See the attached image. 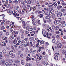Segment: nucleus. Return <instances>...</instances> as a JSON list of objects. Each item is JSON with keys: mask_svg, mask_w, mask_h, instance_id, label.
Wrapping results in <instances>:
<instances>
[{"mask_svg": "<svg viewBox=\"0 0 66 66\" xmlns=\"http://www.w3.org/2000/svg\"><path fill=\"white\" fill-rule=\"evenodd\" d=\"M56 60H58V58L57 57H55L54 58Z\"/></svg>", "mask_w": 66, "mask_h": 66, "instance_id": "864d4df0", "label": "nucleus"}, {"mask_svg": "<svg viewBox=\"0 0 66 66\" xmlns=\"http://www.w3.org/2000/svg\"><path fill=\"white\" fill-rule=\"evenodd\" d=\"M36 52V50H34L32 52H33V53L35 54Z\"/></svg>", "mask_w": 66, "mask_h": 66, "instance_id": "473e14b6", "label": "nucleus"}, {"mask_svg": "<svg viewBox=\"0 0 66 66\" xmlns=\"http://www.w3.org/2000/svg\"><path fill=\"white\" fill-rule=\"evenodd\" d=\"M36 56H37V59H38L39 57V55H38V54H36Z\"/></svg>", "mask_w": 66, "mask_h": 66, "instance_id": "09e8293b", "label": "nucleus"}, {"mask_svg": "<svg viewBox=\"0 0 66 66\" xmlns=\"http://www.w3.org/2000/svg\"><path fill=\"white\" fill-rule=\"evenodd\" d=\"M25 33L26 34H28L29 33V32H28V31H25Z\"/></svg>", "mask_w": 66, "mask_h": 66, "instance_id": "680f3d73", "label": "nucleus"}, {"mask_svg": "<svg viewBox=\"0 0 66 66\" xmlns=\"http://www.w3.org/2000/svg\"><path fill=\"white\" fill-rule=\"evenodd\" d=\"M32 23H33V24L34 25L36 26H37V24L36 23V22H33Z\"/></svg>", "mask_w": 66, "mask_h": 66, "instance_id": "a211bd4d", "label": "nucleus"}, {"mask_svg": "<svg viewBox=\"0 0 66 66\" xmlns=\"http://www.w3.org/2000/svg\"><path fill=\"white\" fill-rule=\"evenodd\" d=\"M51 16L53 18H54L55 17V15L54 14L52 13Z\"/></svg>", "mask_w": 66, "mask_h": 66, "instance_id": "423d86ee", "label": "nucleus"}, {"mask_svg": "<svg viewBox=\"0 0 66 66\" xmlns=\"http://www.w3.org/2000/svg\"><path fill=\"white\" fill-rule=\"evenodd\" d=\"M5 64L6 65V66H7L8 65H9L8 63H7V62H6Z\"/></svg>", "mask_w": 66, "mask_h": 66, "instance_id": "bf43d9fd", "label": "nucleus"}, {"mask_svg": "<svg viewBox=\"0 0 66 66\" xmlns=\"http://www.w3.org/2000/svg\"><path fill=\"white\" fill-rule=\"evenodd\" d=\"M13 13V11H9V15H11Z\"/></svg>", "mask_w": 66, "mask_h": 66, "instance_id": "0eeeda50", "label": "nucleus"}, {"mask_svg": "<svg viewBox=\"0 0 66 66\" xmlns=\"http://www.w3.org/2000/svg\"><path fill=\"white\" fill-rule=\"evenodd\" d=\"M39 64V63L38 62H37V63H36V65H38Z\"/></svg>", "mask_w": 66, "mask_h": 66, "instance_id": "5fc2aeb1", "label": "nucleus"}, {"mask_svg": "<svg viewBox=\"0 0 66 66\" xmlns=\"http://www.w3.org/2000/svg\"><path fill=\"white\" fill-rule=\"evenodd\" d=\"M59 29V27L58 26H56L55 27V30H58Z\"/></svg>", "mask_w": 66, "mask_h": 66, "instance_id": "ddd939ff", "label": "nucleus"}, {"mask_svg": "<svg viewBox=\"0 0 66 66\" xmlns=\"http://www.w3.org/2000/svg\"><path fill=\"white\" fill-rule=\"evenodd\" d=\"M45 15H50V13H49L48 12H46V13H45Z\"/></svg>", "mask_w": 66, "mask_h": 66, "instance_id": "2f4dec72", "label": "nucleus"}, {"mask_svg": "<svg viewBox=\"0 0 66 66\" xmlns=\"http://www.w3.org/2000/svg\"><path fill=\"white\" fill-rule=\"evenodd\" d=\"M48 6L50 8L53 9V5L52 3H50L48 5Z\"/></svg>", "mask_w": 66, "mask_h": 66, "instance_id": "f257e3e1", "label": "nucleus"}, {"mask_svg": "<svg viewBox=\"0 0 66 66\" xmlns=\"http://www.w3.org/2000/svg\"><path fill=\"white\" fill-rule=\"evenodd\" d=\"M56 37L57 38H59L60 37V36L59 35H58L56 36Z\"/></svg>", "mask_w": 66, "mask_h": 66, "instance_id": "cd10ccee", "label": "nucleus"}, {"mask_svg": "<svg viewBox=\"0 0 66 66\" xmlns=\"http://www.w3.org/2000/svg\"><path fill=\"white\" fill-rule=\"evenodd\" d=\"M62 45L61 44H59L57 46V48H60L61 47Z\"/></svg>", "mask_w": 66, "mask_h": 66, "instance_id": "f03ea898", "label": "nucleus"}, {"mask_svg": "<svg viewBox=\"0 0 66 66\" xmlns=\"http://www.w3.org/2000/svg\"><path fill=\"white\" fill-rule=\"evenodd\" d=\"M13 2L14 3H18V1H17L15 0Z\"/></svg>", "mask_w": 66, "mask_h": 66, "instance_id": "ea45409f", "label": "nucleus"}, {"mask_svg": "<svg viewBox=\"0 0 66 66\" xmlns=\"http://www.w3.org/2000/svg\"><path fill=\"white\" fill-rule=\"evenodd\" d=\"M39 43H38L37 44H36V47H37L38 46V45H39Z\"/></svg>", "mask_w": 66, "mask_h": 66, "instance_id": "c9c22d12", "label": "nucleus"}, {"mask_svg": "<svg viewBox=\"0 0 66 66\" xmlns=\"http://www.w3.org/2000/svg\"><path fill=\"white\" fill-rule=\"evenodd\" d=\"M26 2L25 1H22L21 2V3L22 4H24Z\"/></svg>", "mask_w": 66, "mask_h": 66, "instance_id": "f704fd0d", "label": "nucleus"}, {"mask_svg": "<svg viewBox=\"0 0 66 66\" xmlns=\"http://www.w3.org/2000/svg\"><path fill=\"white\" fill-rule=\"evenodd\" d=\"M0 29L1 30H3L5 29V27L4 26H2L1 27Z\"/></svg>", "mask_w": 66, "mask_h": 66, "instance_id": "6e6552de", "label": "nucleus"}, {"mask_svg": "<svg viewBox=\"0 0 66 66\" xmlns=\"http://www.w3.org/2000/svg\"><path fill=\"white\" fill-rule=\"evenodd\" d=\"M53 5L55 7H56L57 6V4L56 3H53Z\"/></svg>", "mask_w": 66, "mask_h": 66, "instance_id": "1a4fd4ad", "label": "nucleus"}, {"mask_svg": "<svg viewBox=\"0 0 66 66\" xmlns=\"http://www.w3.org/2000/svg\"><path fill=\"white\" fill-rule=\"evenodd\" d=\"M20 57L21 58H23V54H22L20 55Z\"/></svg>", "mask_w": 66, "mask_h": 66, "instance_id": "79ce46f5", "label": "nucleus"}, {"mask_svg": "<svg viewBox=\"0 0 66 66\" xmlns=\"http://www.w3.org/2000/svg\"><path fill=\"white\" fill-rule=\"evenodd\" d=\"M2 63L3 64H4L5 63L4 60H3L2 62Z\"/></svg>", "mask_w": 66, "mask_h": 66, "instance_id": "49530a36", "label": "nucleus"}, {"mask_svg": "<svg viewBox=\"0 0 66 66\" xmlns=\"http://www.w3.org/2000/svg\"><path fill=\"white\" fill-rule=\"evenodd\" d=\"M7 39V37H5L3 39V40H6V39Z\"/></svg>", "mask_w": 66, "mask_h": 66, "instance_id": "4d7b16f0", "label": "nucleus"}, {"mask_svg": "<svg viewBox=\"0 0 66 66\" xmlns=\"http://www.w3.org/2000/svg\"><path fill=\"white\" fill-rule=\"evenodd\" d=\"M24 36L23 35H22L21 36V38H24Z\"/></svg>", "mask_w": 66, "mask_h": 66, "instance_id": "c85d7f7f", "label": "nucleus"}, {"mask_svg": "<svg viewBox=\"0 0 66 66\" xmlns=\"http://www.w3.org/2000/svg\"><path fill=\"white\" fill-rule=\"evenodd\" d=\"M38 16L41 18H42L43 17V15L42 14H40L38 15Z\"/></svg>", "mask_w": 66, "mask_h": 66, "instance_id": "b1692460", "label": "nucleus"}, {"mask_svg": "<svg viewBox=\"0 0 66 66\" xmlns=\"http://www.w3.org/2000/svg\"><path fill=\"white\" fill-rule=\"evenodd\" d=\"M20 39V37H18L17 38V39L18 40H19Z\"/></svg>", "mask_w": 66, "mask_h": 66, "instance_id": "69168bd1", "label": "nucleus"}, {"mask_svg": "<svg viewBox=\"0 0 66 66\" xmlns=\"http://www.w3.org/2000/svg\"><path fill=\"white\" fill-rule=\"evenodd\" d=\"M57 54L58 55H60V52H57Z\"/></svg>", "mask_w": 66, "mask_h": 66, "instance_id": "0e129e2a", "label": "nucleus"}, {"mask_svg": "<svg viewBox=\"0 0 66 66\" xmlns=\"http://www.w3.org/2000/svg\"><path fill=\"white\" fill-rule=\"evenodd\" d=\"M48 64V63H46L44 65V66H46Z\"/></svg>", "mask_w": 66, "mask_h": 66, "instance_id": "c03bdc74", "label": "nucleus"}, {"mask_svg": "<svg viewBox=\"0 0 66 66\" xmlns=\"http://www.w3.org/2000/svg\"><path fill=\"white\" fill-rule=\"evenodd\" d=\"M34 38L33 37L30 38L29 39V40L30 41H31L33 40Z\"/></svg>", "mask_w": 66, "mask_h": 66, "instance_id": "aec40b11", "label": "nucleus"}, {"mask_svg": "<svg viewBox=\"0 0 66 66\" xmlns=\"http://www.w3.org/2000/svg\"><path fill=\"white\" fill-rule=\"evenodd\" d=\"M59 21L58 20H56L54 22V23L55 25H57L59 24Z\"/></svg>", "mask_w": 66, "mask_h": 66, "instance_id": "7ed1b4c3", "label": "nucleus"}, {"mask_svg": "<svg viewBox=\"0 0 66 66\" xmlns=\"http://www.w3.org/2000/svg\"><path fill=\"white\" fill-rule=\"evenodd\" d=\"M14 43L16 44L17 43V40H14L13 42Z\"/></svg>", "mask_w": 66, "mask_h": 66, "instance_id": "bb28decb", "label": "nucleus"}, {"mask_svg": "<svg viewBox=\"0 0 66 66\" xmlns=\"http://www.w3.org/2000/svg\"><path fill=\"white\" fill-rule=\"evenodd\" d=\"M30 7V6L29 5L27 6V9H29Z\"/></svg>", "mask_w": 66, "mask_h": 66, "instance_id": "6e6d98bb", "label": "nucleus"}, {"mask_svg": "<svg viewBox=\"0 0 66 66\" xmlns=\"http://www.w3.org/2000/svg\"><path fill=\"white\" fill-rule=\"evenodd\" d=\"M63 37L64 38V39H66V36H63Z\"/></svg>", "mask_w": 66, "mask_h": 66, "instance_id": "774afa93", "label": "nucleus"}, {"mask_svg": "<svg viewBox=\"0 0 66 66\" xmlns=\"http://www.w3.org/2000/svg\"><path fill=\"white\" fill-rule=\"evenodd\" d=\"M15 56V54H13L11 55V58H13Z\"/></svg>", "mask_w": 66, "mask_h": 66, "instance_id": "f8f14e48", "label": "nucleus"}, {"mask_svg": "<svg viewBox=\"0 0 66 66\" xmlns=\"http://www.w3.org/2000/svg\"><path fill=\"white\" fill-rule=\"evenodd\" d=\"M24 63H25V62L24 61L22 60L21 61V63L23 65H24Z\"/></svg>", "mask_w": 66, "mask_h": 66, "instance_id": "dca6fc26", "label": "nucleus"}, {"mask_svg": "<svg viewBox=\"0 0 66 66\" xmlns=\"http://www.w3.org/2000/svg\"><path fill=\"white\" fill-rule=\"evenodd\" d=\"M51 16H49V15H47L46 17V19H48L50 18Z\"/></svg>", "mask_w": 66, "mask_h": 66, "instance_id": "4468645a", "label": "nucleus"}, {"mask_svg": "<svg viewBox=\"0 0 66 66\" xmlns=\"http://www.w3.org/2000/svg\"><path fill=\"white\" fill-rule=\"evenodd\" d=\"M38 23L39 25H41V23H40V20H38Z\"/></svg>", "mask_w": 66, "mask_h": 66, "instance_id": "393cba45", "label": "nucleus"}, {"mask_svg": "<svg viewBox=\"0 0 66 66\" xmlns=\"http://www.w3.org/2000/svg\"><path fill=\"white\" fill-rule=\"evenodd\" d=\"M48 22H51V20H48L47 21Z\"/></svg>", "mask_w": 66, "mask_h": 66, "instance_id": "603ef678", "label": "nucleus"}, {"mask_svg": "<svg viewBox=\"0 0 66 66\" xmlns=\"http://www.w3.org/2000/svg\"><path fill=\"white\" fill-rule=\"evenodd\" d=\"M42 13H45V11L44 10H42Z\"/></svg>", "mask_w": 66, "mask_h": 66, "instance_id": "338daca9", "label": "nucleus"}, {"mask_svg": "<svg viewBox=\"0 0 66 66\" xmlns=\"http://www.w3.org/2000/svg\"><path fill=\"white\" fill-rule=\"evenodd\" d=\"M56 34H58L60 33V32L58 31H57L56 32Z\"/></svg>", "mask_w": 66, "mask_h": 66, "instance_id": "8fccbe9b", "label": "nucleus"}, {"mask_svg": "<svg viewBox=\"0 0 66 66\" xmlns=\"http://www.w3.org/2000/svg\"><path fill=\"white\" fill-rule=\"evenodd\" d=\"M52 28L53 29H54V28H55V26L54 25H53L52 26Z\"/></svg>", "mask_w": 66, "mask_h": 66, "instance_id": "37998d69", "label": "nucleus"}, {"mask_svg": "<svg viewBox=\"0 0 66 66\" xmlns=\"http://www.w3.org/2000/svg\"><path fill=\"white\" fill-rule=\"evenodd\" d=\"M26 29L27 30H28V31H29V27H26Z\"/></svg>", "mask_w": 66, "mask_h": 66, "instance_id": "7c9ffc66", "label": "nucleus"}, {"mask_svg": "<svg viewBox=\"0 0 66 66\" xmlns=\"http://www.w3.org/2000/svg\"><path fill=\"white\" fill-rule=\"evenodd\" d=\"M52 42L53 43H54L55 42V40L54 39H53L52 41Z\"/></svg>", "mask_w": 66, "mask_h": 66, "instance_id": "c756f323", "label": "nucleus"}, {"mask_svg": "<svg viewBox=\"0 0 66 66\" xmlns=\"http://www.w3.org/2000/svg\"><path fill=\"white\" fill-rule=\"evenodd\" d=\"M13 29H11L10 30V32H12V31H13Z\"/></svg>", "mask_w": 66, "mask_h": 66, "instance_id": "a18cd8bd", "label": "nucleus"}, {"mask_svg": "<svg viewBox=\"0 0 66 66\" xmlns=\"http://www.w3.org/2000/svg\"><path fill=\"white\" fill-rule=\"evenodd\" d=\"M27 2L29 4H31V1L30 0H28L27 1Z\"/></svg>", "mask_w": 66, "mask_h": 66, "instance_id": "72a5a7b5", "label": "nucleus"}, {"mask_svg": "<svg viewBox=\"0 0 66 66\" xmlns=\"http://www.w3.org/2000/svg\"><path fill=\"white\" fill-rule=\"evenodd\" d=\"M65 50H63L62 51V53H63L64 54V52H65Z\"/></svg>", "mask_w": 66, "mask_h": 66, "instance_id": "13d9d810", "label": "nucleus"}, {"mask_svg": "<svg viewBox=\"0 0 66 66\" xmlns=\"http://www.w3.org/2000/svg\"><path fill=\"white\" fill-rule=\"evenodd\" d=\"M32 18H33L32 19V21L33 22H34V20H35V18H34V16H32Z\"/></svg>", "mask_w": 66, "mask_h": 66, "instance_id": "9b49d317", "label": "nucleus"}, {"mask_svg": "<svg viewBox=\"0 0 66 66\" xmlns=\"http://www.w3.org/2000/svg\"><path fill=\"white\" fill-rule=\"evenodd\" d=\"M65 10H66V9H61V12H63L65 11Z\"/></svg>", "mask_w": 66, "mask_h": 66, "instance_id": "6ab92c4d", "label": "nucleus"}, {"mask_svg": "<svg viewBox=\"0 0 66 66\" xmlns=\"http://www.w3.org/2000/svg\"><path fill=\"white\" fill-rule=\"evenodd\" d=\"M42 34L43 35H45L46 34V31H42Z\"/></svg>", "mask_w": 66, "mask_h": 66, "instance_id": "5701e85b", "label": "nucleus"}, {"mask_svg": "<svg viewBox=\"0 0 66 66\" xmlns=\"http://www.w3.org/2000/svg\"><path fill=\"white\" fill-rule=\"evenodd\" d=\"M25 43V42L24 40H22L21 43V44L22 45H24Z\"/></svg>", "mask_w": 66, "mask_h": 66, "instance_id": "9d476101", "label": "nucleus"}, {"mask_svg": "<svg viewBox=\"0 0 66 66\" xmlns=\"http://www.w3.org/2000/svg\"><path fill=\"white\" fill-rule=\"evenodd\" d=\"M24 40L26 42H27L28 40V38H26L24 39Z\"/></svg>", "mask_w": 66, "mask_h": 66, "instance_id": "a19ab883", "label": "nucleus"}, {"mask_svg": "<svg viewBox=\"0 0 66 66\" xmlns=\"http://www.w3.org/2000/svg\"><path fill=\"white\" fill-rule=\"evenodd\" d=\"M6 51L5 50H3V53H6Z\"/></svg>", "mask_w": 66, "mask_h": 66, "instance_id": "412c9836", "label": "nucleus"}, {"mask_svg": "<svg viewBox=\"0 0 66 66\" xmlns=\"http://www.w3.org/2000/svg\"><path fill=\"white\" fill-rule=\"evenodd\" d=\"M30 65V64L29 63H27L26 65V66H29Z\"/></svg>", "mask_w": 66, "mask_h": 66, "instance_id": "3c124183", "label": "nucleus"}, {"mask_svg": "<svg viewBox=\"0 0 66 66\" xmlns=\"http://www.w3.org/2000/svg\"><path fill=\"white\" fill-rule=\"evenodd\" d=\"M20 61L19 60H16L15 61V62L16 63L19 62Z\"/></svg>", "mask_w": 66, "mask_h": 66, "instance_id": "f3484780", "label": "nucleus"}, {"mask_svg": "<svg viewBox=\"0 0 66 66\" xmlns=\"http://www.w3.org/2000/svg\"><path fill=\"white\" fill-rule=\"evenodd\" d=\"M18 33L17 32H15V31H13L12 33V35H13L15 34H18Z\"/></svg>", "mask_w": 66, "mask_h": 66, "instance_id": "39448f33", "label": "nucleus"}, {"mask_svg": "<svg viewBox=\"0 0 66 66\" xmlns=\"http://www.w3.org/2000/svg\"><path fill=\"white\" fill-rule=\"evenodd\" d=\"M54 11V10L52 9L51 10H50L49 11L50 13H52Z\"/></svg>", "mask_w": 66, "mask_h": 66, "instance_id": "2eb2a0df", "label": "nucleus"}, {"mask_svg": "<svg viewBox=\"0 0 66 66\" xmlns=\"http://www.w3.org/2000/svg\"><path fill=\"white\" fill-rule=\"evenodd\" d=\"M18 11V10H16L14 11V13H16Z\"/></svg>", "mask_w": 66, "mask_h": 66, "instance_id": "e2e57ef3", "label": "nucleus"}, {"mask_svg": "<svg viewBox=\"0 0 66 66\" xmlns=\"http://www.w3.org/2000/svg\"><path fill=\"white\" fill-rule=\"evenodd\" d=\"M62 15V14L61 12H59L57 14V16L59 17H60Z\"/></svg>", "mask_w": 66, "mask_h": 66, "instance_id": "20e7f679", "label": "nucleus"}, {"mask_svg": "<svg viewBox=\"0 0 66 66\" xmlns=\"http://www.w3.org/2000/svg\"><path fill=\"white\" fill-rule=\"evenodd\" d=\"M50 8H47L46 9V10L47 11H50Z\"/></svg>", "mask_w": 66, "mask_h": 66, "instance_id": "4c0bfd02", "label": "nucleus"}, {"mask_svg": "<svg viewBox=\"0 0 66 66\" xmlns=\"http://www.w3.org/2000/svg\"><path fill=\"white\" fill-rule=\"evenodd\" d=\"M13 53V51H11L9 52V54L10 55H11Z\"/></svg>", "mask_w": 66, "mask_h": 66, "instance_id": "e433bc0d", "label": "nucleus"}, {"mask_svg": "<svg viewBox=\"0 0 66 66\" xmlns=\"http://www.w3.org/2000/svg\"><path fill=\"white\" fill-rule=\"evenodd\" d=\"M23 47V46L22 45H20L19 46V48H22Z\"/></svg>", "mask_w": 66, "mask_h": 66, "instance_id": "de8ad7c7", "label": "nucleus"}, {"mask_svg": "<svg viewBox=\"0 0 66 66\" xmlns=\"http://www.w3.org/2000/svg\"><path fill=\"white\" fill-rule=\"evenodd\" d=\"M55 57H57L58 56V55L57 53H56L55 54Z\"/></svg>", "mask_w": 66, "mask_h": 66, "instance_id": "58836bf2", "label": "nucleus"}, {"mask_svg": "<svg viewBox=\"0 0 66 66\" xmlns=\"http://www.w3.org/2000/svg\"><path fill=\"white\" fill-rule=\"evenodd\" d=\"M29 29L30 31H32L33 30L32 28V27H30Z\"/></svg>", "mask_w": 66, "mask_h": 66, "instance_id": "4be33fe9", "label": "nucleus"}, {"mask_svg": "<svg viewBox=\"0 0 66 66\" xmlns=\"http://www.w3.org/2000/svg\"><path fill=\"white\" fill-rule=\"evenodd\" d=\"M65 23V21H63L62 22V24H64V23Z\"/></svg>", "mask_w": 66, "mask_h": 66, "instance_id": "052dcab7", "label": "nucleus"}, {"mask_svg": "<svg viewBox=\"0 0 66 66\" xmlns=\"http://www.w3.org/2000/svg\"><path fill=\"white\" fill-rule=\"evenodd\" d=\"M66 26V24H63L62 25V27H64Z\"/></svg>", "mask_w": 66, "mask_h": 66, "instance_id": "a878e982", "label": "nucleus"}]
</instances>
